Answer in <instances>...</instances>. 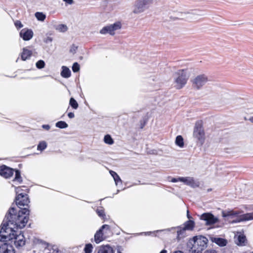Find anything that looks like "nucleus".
Segmentation results:
<instances>
[{
	"label": "nucleus",
	"instance_id": "obj_1",
	"mask_svg": "<svg viewBox=\"0 0 253 253\" xmlns=\"http://www.w3.org/2000/svg\"><path fill=\"white\" fill-rule=\"evenodd\" d=\"M15 229L7 220L2 223L0 229V241L13 243L17 248H19L25 245L26 240L23 234L20 232L18 234Z\"/></svg>",
	"mask_w": 253,
	"mask_h": 253
},
{
	"label": "nucleus",
	"instance_id": "obj_2",
	"mask_svg": "<svg viewBox=\"0 0 253 253\" xmlns=\"http://www.w3.org/2000/svg\"><path fill=\"white\" fill-rule=\"evenodd\" d=\"M30 211L27 208H21L18 212L14 208H11L6 216V220L10 222L16 229L25 227L29 219Z\"/></svg>",
	"mask_w": 253,
	"mask_h": 253
},
{
	"label": "nucleus",
	"instance_id": "obj_3",
	"mask_svg": "<svg viewBox=\"0 0 253 253\" xmlns=\"http://www.w3.org/2000/svg\"><path fill=\"white\" fill-rule=\"evenodd\" d=\"M208 239L202 235L195 236L189 240L187 243L190 253H202L207 247Z\"/></svg>",
	"mask_w": 253,
	"mask_h": 253
},
{
	"label": "nucleus",
	"instance_id": "obj_4",
	"mask_svg": "<svg viewBox=\"0 0 253 253\" xmlns=\"http://www.w3.org/2000/svg\"><path fill=\"white\" fill-rule=\"evenodd\" d=\"M243 212L242 211L225 210L222 211V215L224 218L235 217L236 219L231 221L232 223H239L253 219V212L241 214Z\"/></svg>",
	"mask_w": 253,
	"mask_h": 253
},
{
	"label": "nucleus",
	"instance_id": "obj_5",
	"mask_svg": "<svg viewBox=\"0 0 253 253\" xmlns=\"http://www.w3.org/2000/svg\"><path fill=\"white\" fill-rule=\"evenodd\" d=\"M193 136L203 145L205 140V132L203 127V121L199 120L196 122L194 127Z\"/></svg>",
	"mask_w": 253,
	"mask_h": 253
},
{
	"label": "nucleus",
	"instance_id": "obj_6",
	"mask_svg": "<svg viewBox=\"0 0 253 253\" xmlns=\"http://www.w3.org/2000/svg\"><path fill=\"white\" fill-rule=\"evenodd\" d=\"M175 74L176 78L174 80L175 87L177 89H181L187 84L189 77L186 75L184 69L179 70Z\"/></svg>",
	"mask_w": 253,
	"mask_h": 253
},
{
	"label": "nucleus",
	"instance_id": "obj_7",
	"mask_svg": "<svg viewBox=\"0 0 253 253\" xmlns=\"http://www.w3.org/2000/svg\"><path fill=\"white\" fill-rule=\"evenodd\" d=\"M18 190L17 195H16L14 201L16 205L21 209L22 208L21 207L28 206L30 203V200L27 194L29 189L26 188L25 193H20V190L19 189H18Z\"/></svg>",
	"mask_w": 253,
	"mask_h": 253
},
{
	"label": "nucleus",
	"instance_id": "obj_8",
	"mask_svg": "<svg viewBox=\"0 0 253 253\" xmlns=\"http://www.w3.org/2000/svg\"><path fill=\"white\" fill-rule=\"evenodd\" d=\"M208 81V77L204 74L196 77L191 81L192 85L197 89H200Z\"/></svg>",
	"mask_w": 253,
	"mask_h": 253
},
{
	"label": "nucleus",
	"instance_id": "obj_9",
	"mask_svg": "<svg viewBox=\"0 0 253 253\" xmlns=\"http://www.w3.org/2000/svg\"><path fill=\"white\" fill-rule=\"evenodd\" d=\"M121 23L120 22L103 27L100 31L102 34L109 33L111 35L115 34V31L121 28Z\"/></svg>",
	"mask_w": 253,
	"mask_h": 253
},
{
	"label": "nucleus",
	"instance_id": "obj_10",
	"mask_svg": "<svg viewBox=\"0 0 253 253\" xmlns=\"http://www.w3.org/2000/svg\"><path fill=\"white\" fill-rule=\"evenodd\" d=\"M14 169L6 165L0 166V175L6 179L10 178L13 175Z\"/></svg>",
	"mask_w": 253,
	"mask_h": 253
},
{
	"label": "nucleus",
	"instance_id": "obj_11",
	"mask_svg": "<svg viewBox=\"0 0 253 253\" xmlns=\"http://www.w3.org/2000/svg\"><path fill=\"white\" fill-rule=\"evenodd\" d=\"M200 219L206 221L207 225H212L218 221L217 218L215 217L212 213L206 212L200 216Z\"/></svg>",
	"mask_w": 253,
	"mask_h": 253
},
{
	"label": "nucleus",
	"instance_id": "obj_12",
	"mask_svg": "<svg viewBox=\"0 0 253 253\" xmlns=\"http://www.w3.org/2000/svg\"><path fill=\"white\" fill-rule=\"evenodd\" d=\"M153 0H137L133 12L139 13L144 10L145 6L151 3Z\"/></svg>",
	"mask_w": 253,
	"mask_h": 253
},
{
	"label": "nucleus",
	"instance_id": "obj_13",
	"mask_svg": "<svg viewBox=\"0 0 253 253\" xmlns=\"http://www.w3.org/2000/svg\"><path fill=\"white\" fill-rule=\"evenodd\" d=\"M153 0H137L133 12L139 13L144 10L145 6L151 3Z\"/></svg>",
	"mask_w": 253,
	"mask_h": 253
},
{
	"label": "nucleus",
	"instance_id": "obj_14",
	"mask_svg": "<svg viewBox=\"0 0 253 253\" xmlns=\"http://www.w3.org/2000/svg\"><path fill=\"white\" fill-rule=\"evenodd\" d=\"M10 243H4L0 246V253H15V250Z\"/></svg>",
	"mask_w": 253,
	"mask_h": 253
},
{
	"label": "nucleus",
	"instance_id": "obj_15",
	"mask_svg": "<svg viewBox=\"0 0 253 253\" xmlns=\"http://www.w3.org/2000/svg\"><path fill=\"white\" fill-rule=\"evenodd\" d=\"M19 35L24 41H29L32 38L34 34L31 29L24 28L20 31Z\"/></svg>",
	"mask_w": 253,
	"mask_h": 253
},
{
	"label": "nucleus",
	"instance_id": "obj_16",
	"mask_svg": "<svg viewBox=\"0 0 253 253\" xmlns=\"http://www.w3.org/2000/svg\"><path fill=\"white\" fill-rule=\"evenodd\" d=\"M179 180L180 181L184 182L187 185H189L193 188L197 187L199 186V184L197 182H196L193 177H179Z\"/></svg>",
	"mask_w": 253,
	"mask_h": 253
},
{
	"label": "nucleus",
	"instance_id": "obj_17",
	"mask_svg": "<svg viewBox=\"0 0 253 253\" xmlns=\"http://www.w3.org/2000/svg\"><path fill=\"white\" fill-rule=\"evenodd\" d=\"M105 233H103L102 229L100 228L94 235V241L96 243H99L106 239Z\"/></svg>",
	"mask_w": 253,
	"mask_h": 253
},
{
	"label": "nucleus",
	"instance_id": "obj_18",
	"mask_svg": "<svg viewBox=\"0 0 253 253\" xmlns=\"http://www.w3.org/2000/svg\"><path fill=\"white\" fill-rule=\"evenodd\" d=\"M97 253H114V250L109 245H102L98 248Z\"/></svg>",
	"mask_w": 253,
	"mask_h": 253
},
{
	"label": "nucleus",
	"instance_id": "obj_19",
	"mask_svg": "<svg viewBox=\"0 0 253 253\" xmlns=\"http://www.w3.org/2000/svg\"><path fill=\"white\" fill-rule=\"evenodd\" d=\"M247 243V240L246 236L243 234L240 233L237 237V241L236 244L239 246H244Z\"/></svg>",
	"mask_w": 253,
	"mask_h": 253
},
{
	"label": "nucleus",
	"instance_id": "obj_20",
	"mask_svg": "<svg viewBox=\"0 0 253 253\" xmlns=\"http://www.w3.org/2000/svg\"><path fill=\"white\" fill-rule=\"evenodd\" d=\"M32 55V51L26 48H23V51L21 53V59L23 61H25L28 59Z\"/></svg>",
	"mask_w": 253,
	"mask_h": 253
},
{
	"label": "nucleus",
	"instance_id": "obj_21",
	"mask_svg": "<svg viewBox=\"0 0 253 253\" xmlns=\"http://www.w3.org/2000/svg\"><path fill=\"white\" fill-rule=\"evenodd\" d=\"M15 177L12 180L14 182H17L18 184H21L23 182V179L21 176V171L17 169H14Z\"/></svg>",
	"mask_w": 253,
	"mask_h": 253
},
{
	"label": "nucleus",
	"instance_id": "obj_22",
	"mask_svg": "<svg viewBox=\"0 0 253 253\" xmlns=\"http://www.w3.org/2000/svg\"><path fill=\"white\" fill-rule=\"evenodd\" d=\"M195 227V222L193 220H189L184 223L183 228L186 230H192Z\"/></svg>",
	"mask_w": 253,
	"mask_h": 253
},
{
	"label": "nucleus",
	"instance_id": "obj_23",
	"mask_svg": "<svg viewBox=\"0 0 253 253\" xmlns=\"http://www.w3.org/2000/svg\"><path fill=\"white\" fill-rule=\"evenodd\" d=\"M71 73L70 69L65 66L62 67V71L61 73V75L62 77L65 78H68L71 76Z\"/></svg>",
	"mask_w": 253,
	"mask_h": 253
},
{
	"label": "nucleus",
	"instance_id": "obj_24",
	"mask_svg": "<svg viewBox=\"0 0 253 253\" xmlns=\"http://www.w3.org/2000/svg\"><path fill=\"white\" fill-rule=\"evenodd\" d=\"M186 229L183 227H180L177 232V239L180 240L181 239L183 238L186 235Z\"/></svg>",
	"mask_w": 253,
	"mask_h": 253
},
{
	"label": "nucleus",
	"instance_id": "obj_25",
	"mask_svg": "<svg viewBox=\"0 0 253 253\" xmlns=\"http://www.w3.org/2000/svg\"><path fill=\"white\" fill-rule=\"evenodd\" d=\"M104 233H105V236L106 238L111 233V229L110 226L107 224H104L100 228Z\"/></svg>",
	"mask_w": 253,
	"mask_h": 253
},
{
	"label": "nucleus",
	"instance_id": "obj_26",
	"mask_svg": "<svg viewBox=\"0 0 253 253\" xmlns=\"http://www.w3.org/2000/svg\"><path fill=\"white\" fill-rule=\"evenodd\" d=\"M96 212L97 215L102 219L105 220L106 219L105 211L103 207H100L98 208L96 211Z\"/></svg>",
	"mask_w": 253,
	"mask_h": 253
},
{
	"label": "nucleus",
	"instance_id": "obj_27",
	"mask_svg": "<svg viewBox=\"0 0 253 253\" xmlns=\"http://www.w3.org/2000/svg\"><path fill=\"white\" fill-rule=\"evenodd\" d=\"M214 242L220 247L225 246L227 244V241L225 239L221 238H215Z\"/></svg>",
	"mask_w": 253,
	"mask_h": 253
},
{
	"label": "nucleus",
	"instance_id": "obj_28",
	"mask_svg": "<svg viewBox=\"0 0 253 253\" xmlns=\"http://www.w3.org/2000/svg\"><path fill=\"white\" fill-rule=\"evenodd\" d=\"M110 173L112 175V176L113 177L114 181H115V183L116 184H117L119 182H121L122 180L119 176V175L114 171L113 170H110Z\"/></svg>",
	"mask_w": 253,
	"mask_h": 253
},
{
	"label": "nucleus",
	"instance_id": "obj_29",
	"mask_svg": "<svg viewBox=\"0 0 253 253\" xmlns=\"http://www.w3.org/2000/svg\"><path fill=\"white\" fill-rule=\"evenodd\" d=\"M175 143L176 144L179 146L181 148L183 147L184 146V141H183V138L181 135H178L176 137L175 139Z\"/></svg>",
	"mask_w": 253,
	"mask_h": 253
},
{
	"label": "nucleus",
	"instance_id": "obj_30",
	"mask_svg": "<svg viewBox=\"0 0 253 253\" xmlns=\"http://www.w3.org/2000/svg\"><path fill=\"white\" fill-rule=\"evenodd\" d=\"M69 104L74 109H77L79 107V104L77 101L73 97L70 99Z\"/></svg>",
	"mask_w": 253,
	"mask_h": 253
},
{
	"label": "nucleus",
	"instance_id": "obj_31",
	"mask_svg": "<svg viewBox=\"0 0 253 253\" xmlns=\"http://www.w3.org/2000/svg\"><path fill=\"white\" fill-rule=\"evenodd\" d=\"M35 17L37 19L41 21H43L45 18L46 16L42 12H37L35 13Z\"/></svg>",
	"mask_w": 253,
	"mask_h": 253
},
{
	"label": "nucleus",
	"instance_id": "obj_32",
	"mask_svg": "<svg viewBox=\"0 0 253 253\" xmlns=\"http://www.w3.org/2000/svg\"><path fill=\"white\" fill-rule=\"evenodd\" d=\"M104 141L105 143L109 145H112L114 143V140L109 134L105 135Z\"/></svg>",
	"mask_w": 253,
	"mask_h": 253
},
{
	"label": "nucleus",
	"instance_id": "obj_33",
	"mask_svg": "<svg viewBox=\"0 0 253 253\" xmlns=\"http://www.w3.org/2000/svg\"><path fill=\"white\" fill-rule=\"evenodd\" d=\"M55 126L60 128H65L67 127L68 125L65 122L60 121L56 123Z\"/></svg>",
	"mask_w": 253,
	"mask_h": 253
},
{
	"label": "nucleus",
	"instance_id": "obj_34",
	"mask_svg": "<svg viewBox=\"0 0 253 253\" xmlns=\"http://www.w3.org/2000/svg\"><path fill=\"white\" fill-rule=\"evenodd\" d=\"M47 147V144L44 141H41L39 143L37 150L42 151L44 150Z\"/></svg>",
	"mask_w": 253,
	"mask_h": 253
},
{
	"label": "nucleus",
	"instance_id": "obj_35",
	"mask_svg": "<svg viewBox=\"0 0 253 253\" xmlns=\"http://www.w3.org/2000/svg\"><path fill=\"white\" fill-rule=\"evenodd\" d=\"M93 246L91 244L88 243L85 245L84 251L85 253H92Z\"/></svg>",
	"mask_w": 253,
	"mask_h": 253
},
{
	"label": "nucleus",
	"instance_id": "obj_36",
	"mask_svg": "<svg viewBox=\"0 0 253 253\" xmlns=\"http://www.w3.org/2000/svg\"><path fill=\"white\" fill-rule=\"evenodd\" d=\"M45 66V63L43 60H40L36 63V67L38 69H42Z\"/></svg>",
	"mask_w": 253,
	"mask_h": 253
},
{
	"label": "nucleus",
	"instance_id": "obj_37",
	"mask_svg": "<svg viewBox=\"0 0 253 253\" xmlns=\"http://www.w3.org/2000/svg\"><path fill=\"white\" fill-rule=\"evenodd\" d=\"M80 69V65L77 62H75L72 66V70L74 72H78Z\"/></svg>",
	"mask_w": 253,
	"mask_h": 253
},
{
	"label": "nucleus",
	"instance_id": "obj_38",
	"mask_svg": "<svg viewBox=\"0 0 253 253\" xmlns=\"http://www.w3.org/2000/svg\"><path fill=\"white\" fill-rule=\"evenodd\" d=\"M14 25L17 29H19L23 27V25L19 20H17L14 22Z\"/></svg>",
	"mask_w": 253,
	"mask_h": 253
},
{
	"label": "nucleus",
	"instance_id": "obj_39",
	"mask_svg": "<svg viewBox=\"0 0 253 253\" xmlns=\"http://www.w3.org/2000/svg\"><path fill=\"white\" fill-rule=\"evenodd\" d=\"M77 49H78V46H76L75 44H72V45L71 46V47L70 48V52L74 54L76 53Z\"/></svg>",
	"mask_w": 253,
	"mask_h": 253
},
{
	"label": "nucleus",
	"instance_id": "obj_40",
	"mask_svg": "<svg viewBox=\"0 0 253 253\" xmlns=\"http://www.w3.org/2000/svg\"><path fill=\"white\" fill-rule=\"evenodd\" d=\"M25 189H22V187L21 186H18V187H16L15 188V192H16V195H17V190L18 189H19V190H20V193H25V190H26V188H27L26 187H24Z\"/></svg>",
	"mask_w": 253,
	"mask_h": 253
},
{
	"label": "nucleus",
	"instance_id": "obj_41",
	"mask_svg": "<svg viewBox=\"0 0 253 253\" xmlns=\"http://www.w3.org/2000/svg\"><path fill=\"white\" fill-rule=\"evenodd\" d=\"M146 120H143V121H141L140 122V128L141 129H142L144 126H145L146 124Z\"/></svg>",
	"mask_w": 253,
	"mask_h": 253
},
{
	"label": "nucleus",
	"instance_id": "obj_42",
	"mask_svg": "<svg viewBox=\"0 0 253 253\" xmlns=\"http://www.w3.org/2000/svg\"><path fill=\"white\" fill-rule=\"evenodd\" d=\"M60 28L61 29V31L64 32L67 30V27L65 25H60Z\"/></svg>",
	"mask_w": 253,
	"mask_h": 253
},
{
	"label": "nucleus",
	"instance_id": "obj_43",
	"mask_svg": "<svg viewBox=\"0 0 253 253\" xmlns=\"http://www.w3.org/2000/svg\"><path fill=\"white\" fill-rule=\"evenodd\" d=\"M204 253H217V252L214 250L210 249L205 251Z\"/></svg>",
	"mask_w": 253,
	"mask_h": 253
},
{
	"label": "nucleus",
	"instance_id": "obj_44",
	"mask_svg": "<svg viewBox=\"0 0 253 253\" xmlns=\"http://www.w3.org/2000/svg\"><path fill=\"white\" fill-rule=\"evenodd\" d=\"M38 241H40V243H42V245H43L45 248H47L48 247V243H46V242H44V241H42V240H38Z\"/></svg>",
	"mask_w": 253,
	"mask_h": 253
},
{
	"label": "nucleus",
	"instance_id": "obj_45",
	"mask_svg": "<svg viewBox=\"0 0 253 253\" xmlns=\"http://www.w3.org/2000/svg\"><path fill=\"white\" fill-rule=\"evenodd\" d=\"M42 128H43L47 130L50 129V126L48 125H42Z\"/></svg>",
	"mask_w": 253,
	"mask_h": 253
},
{
	"label": "nucleus",
	"instance_id": "obj_46",
	"mask_svg": "<svg viewBox=\"0 0 253 253\" xmlns=\"http://www.w3.org/2000/svg\"><path fill=\"white\" fill-rule=\"evenodd\" d=\"M68 116L69 118H73L75 116L74 114L72 112H70L68 114Z\"/></svg>",
	"mask_w": 253,
	"mask_h": 253
},
{
	"label": "nucleus",
	"instance_id": "obj_47",
	"mask_svg": "<svg viewBox=\"0 0 253 253\" xmlns=\"http://www.w3.org/2000/svg\"><path fill=\"white\" fill-rule=\"evenodd\" d=\"M122 251H123V249L122 248V247H118V249H117V253H123Z\"/></svg>",
	"mask_w": 253,
	"mask_h": 253
},
{
	"label": "nucleus",
	"instance_id": "obj_48",
	"mask_svg": "<svg viewBox=\"0 0 253 253\" xmlns=\"http://www.w3.org/2000/svg\"><path fill=\"white\" fill-rule=\"evenodd\" d=\"M178 181H179V178H173L171 180V181L172 182H176Z\"/></svg>",
	"mask_w": 253,
	"mask_h": 253
},
{
	"label": "nucleus",
	"instance_id": "obj_49",
	"mask_svg": "<svg viewBox=\"0 0 253 253\" xmlns=\"http://www.w3.org/2000/svg\"><path fill=\"white\" fill-rule=\"evenodd\" d=\"M63 0L69 4H72L73 2V0Z\"/></svg>",
	"mask_w": 253,
	"mask_h": 253
},
{
	"label": "nucleus",
	"instance_id": "obj_50",
	"mask_svg": "<svg viewBox=\"0 0 253 253\" xmlns=\"http://www.w3.org/2000/svg\"><path fill=\"white\" fill-rule=\"evenodd\" d=\"M187 217L190 219V218H191L192 217L190 215L189 213V211H187Z\"/></svg>",
	"mask_w": 253,
	"mask_h": 253
},
{
	"label": "nucleus",
	"instance_id": "obj_51",
	"mask_svg": "<svg viewBox=\"0 0 253 253\" xmlns=\"http://www.w3.org/2000/svg\"><path fill=\"white\" fill-rule=\"evenodd\" d=\"M160 253H167V251L166 250H163Z\"/></svg>",
	"mask_w": 253,
	"mask_h": 253
},
{
	"label": "nucleus",
	"instance_id": "obj_52",
	"mask_svg": "<svg viewBox=\"0 0 253 253\" xmlns=\"http://www.w3.org/2000/svg\"><path fill=\"white\" fill-rule=\"evenodd\" d=\"M249 120L252 123H253V117H252L250 118Z\"/></svg>",
	"mask_w": 253,
	"mask_h": 253
},
{
	"label": "nucleus",
	"instance_id": "obj_53",
	"mask_svg": "<svg viewBox=\"0 0 253 253\" xmlns=\"http://www.w3.org/2000/svg\"><path fill=\"white\" fill-rule=\"evenodd\" d=\"M174 253H183L181 251H175Z\"/></svg>",
	"mask_w": 253,
	"mask_h": 253
},
{
	"label": "nucleus",
	"instance_id": "obj_54",
	"mask_svg": "<svg viewBox=\"0 0 253 253\" xmlns=\"http://www.w3.org/2000/svg\"><path fill=\"white\" fill-rule=\"evenodd\" d=\"M252 253H253V252Z\"/></svg>",
	"mask_w": 253,
	"mask_h": 253
}]
</instances>
